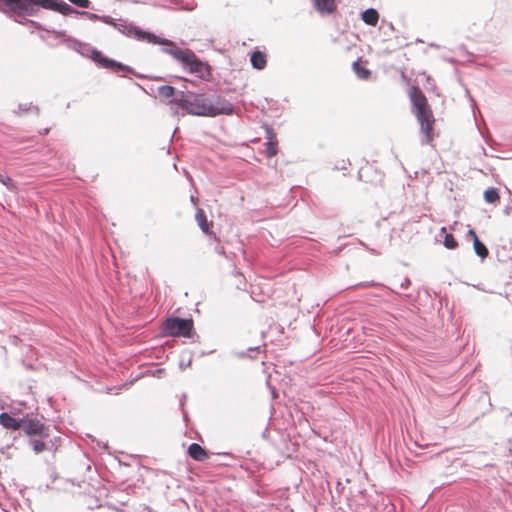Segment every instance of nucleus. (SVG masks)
I'll use <instances>...</instances> for the list:
<instances>
[{
    "label": "nucleus",
    "mask_w": 512,
    "mask_h": 512,
    "mask_svg": "<svg viewBox=\"0 0 512 512\" xmlns=\"http://www.w3.org/2000/svg\"><path fill=\"white\" fill-rule=\"evenodd\" d=\"M170 103L176 104L190 115L216 117L234 114V106L220 95L207 96L204 93L179 91Z\"/></svg>",
    "instance_id": "obj_1"
},
{
    "label": "nucleus",
    "mask_w": 512,
    "mask_h": 512,
    "mask_svg": "<svg viewBox=\"0 0 512 512\" xmlns=\"http://www.w3.org/2000/svg\"><path fill=\"white\" fill-rule=\"evenodd\" d=\"M64 44L71 50L76 51L80 55L92 59L101 68L109 69L113 72H127L133 74L137 78L145 76L137 73L132 67L116 61L102 54L101 51L93 48L90 44L81 42L76 38H65Z\"/></svg>",
    "instance_id": "obj_2"
},
{
    "label": "nucleus",
    "mask_w": 512,
    "mask_h": 512,
    "mask_svg": "<svg viewBox=\"0 0 512 512\" xmlns=\"http://www.w3.org/2000/svg\"><path fill=\"white\" fill-rule=\"evenodd\" d=\"M163 48L161 51L173 57L176 61L181 63L183 69L191 74H195L203 81H209L212 77V67L208 62L201 60L192 50L181 49L172 44H161Z\"/></svg>",
    "instance_id": "obj_3"
},
{
    "label": "nucleus",
    "mask_w": 512,
    "mask_h": 512,
    "mask_svg": "<svg viewBox=\"0 0 512 512\" xmlns=\"http://www.w3.org/2000/svg\"><path fill=\"white\" fill-rule=\"evenodd\" d=\"M409 95L413 106V113L415 114L417 121L420 124V130L423 134V137L421 138V144L428 145L432 142L434 137V116L428 105L425 95L418 87H412Z\"/></svg>",
    "instance_id": "obj_4"
},
{
    "label": "nucleus",
    "mask_w": 512,
    "mask_h": 512,
    "mask_svg": "<svg viewBox=\"0 0 512 512\" xmlns=\"http://www.w3.org/2000/svg\"><path fill=\"white\" fill-rule=\"evenodd\" d=\"M114 28L120 32L121 34L135 38L138 41L148 42L152 44H172V40L159 37L154 33L142 30L141 28L135 26L132 22H129L124 19H118Z\"/></svg>",
    "instance_id": "obj_5"
},
{
    "label": "nucleus",
    "mask_w": 512,
    "mask_h": 512,
    "mask_svg": "<svg viewBox=\"0 0 512 512\" xmlns=\"http://www.w3.org/2000/svg\"><path fill=\"white\" fill-rule=\"evenodd\" d=\"M194 323L191 318L168 317L162 325L161 334L172 337H192Z\"/></svg>",
    "instance_id": "obj_6"
},
{
    "label": "nucleus",
    "mask_w": 512,
    "mask_h": 512,
    "mask_svg": "<svg viewBox=\"0 0 512 512\" xmlns=\"http://www.w3.org/2000/svg\"><path fill=\"white\" fill-rule=\"evenodd\" d=\"M8 9L19 16H35L42 7H52L48 0H0Z\"/></svg>",
    "instance_id": "obj_7"
},
{
    "label": "nucleus",
    "mask_w": 512,
    "mask_h": 512,
    "mask_svg": "<svg viewBox=\"0 0 512 512\" xmlns=\"http://www.w3.org/2000/svg\"><path fill=\"white\" fill-rule=\"evenodd\" d=\"M22 427L21 429L24 430V432L27 435H44L45 426L43 423H41L39 420L32 418L29 416V414L22 417Z\"/></svg>",
    "instance_id": "obj_8"
},
{
    "label": "nucleus",
    "mask_w": 512,
    "mask_h": 512,
    "mask_svg": "<svg viewBox=\"0 0 512 512\" xmlns=\"http://www.w3.org/2000/svg\"><path fill=\"white\" fill-rule=\"evenodd\" d=\"M13 411L0 413V425L5 429L19 430L22 427V418L12 416Z\"/></svg>",
    "instance_id": "obj_9"
},
{
    "label": "nucleus",
    "mask_w": 512,
    "mask_h": 512,
    "mask_svg": "<svg viewBox=\"0 0 512 512\" xmlns=\"http://www.w3.org/2000/svg\"><path fill=\"white\" fill-rule=\"evenodd\" d=\"M266 156L268 158L274 157L278 153V141L276 138V134L273 129L270 127L266 128Z\"/></svg>",
    "instance_id": "obj_10"
},
{
    "label": "nucleus",
    "mask_w": 512,
    "mask_h": 512,
    "mask_svg": "<svg viewBox=\"0 0 512 512\" xmlns=\"http://www.w3.org/2000/svg\"><path fill=\"white\" fill-rule=\"evenodd\" d=\"M315 10L322 16L330 15L336 10V0H313Z\"/></svg>",
    "instance_id": "obj_11"
},
{
    "label": "nucleus",
    "mask_w": 512,
    "mask_h": 512,
    "mask_svg": "<svg viewBox=\"0 0 512 512\" xmlns=\"http://www.w3.org/2000/svg\"><path fill=\"white\" fill-rule=\"evenodd\" d=\"M188 455L195 461H205L209 458L208 452L198 443H191L188 447Z\"/></svg>",
    "instance_id": "obj_12"
},
{
    "label": "nucleus",
    "mask_w": 512,
    "mask_h": 512,
    "mask_svg": "<svg viewBox=\"0 0 512 512\" xmlns=\"http://www.w3.org/2000/svg\"><path fill=\"white\" fill-rule=\"evenodd\" d=\"M250 63L256 70H263L267 65L266 54L260 50H255L250 56Z\"/></svg>",
    "instance_id": "obj_13"
},
{
    "label": "nucleus",
    "mask_w": 512,
    "mask_h": 512,
    "mask_svg": "<svg viewBox=\"0 0 512 512\" xmlns=\"http://www.w3.org/2000/svg\"><path fill=\"white\" fill-rule=\"evenodd\" d=\"M195 220L204 234L210 235L212 233L210 230L211 222L208 221L206 213L203 209H196Z\"/></svg>",
    "instance_id": "obj_14"
},
{
    "label": "nucleus",
    "mask_w": 512,
    "mask_h": 512,
    "mask_svg": "<svg viewBox=\"0 0 512 512\" xmlns=\"http://www.w3.org/2000/svg\"><path fill=\"white\" fill-rule=\"evenodd\" d=\"M362 21L370 26H375L379 20V13L374 8H367L361 14Z\"/></svg>",
    "instance_id": "obj_15"
},
{
    "label": "nucleus",
    "mask_w": 512,
    "mask_h": 512,
    "mask_svg": "<svg viewBox=\"0 0 512 512\" xmlns=\"http://www.w3.org/2000/svg\"><path fill=\"white\" fill-rule=\"evenodd\" d=\"M157 91L159 96L170 99L169 102L178 95L176 89L171 85H162L158 87Z\"/></svg>",
    "instance_id": "obj_16"
},
{
    "label": "nucleus",
    "mask_w": 512,
    "mask_h": 512,
    "mask_svg": "<svg viewBox=\"0 0 512 512\" xmlns=\"http://www.w3.org/2000/svg\"><path fill=\"white\" fill-rule=\"evenodd\" d=\"M353 71L356 76L361 80H368L371 76V71L365 67H363L359 61H355L352 65Z\"/></svg>",
    "instance_id": "obj_17"
},
{
    "label": "nucleus",
    "mask_w": 512,
    "mask_h": 512,
    "mask_svg": "<svg viewBox=\"0 0 512 512\" xmlns=\"http://www.w3.org/2000/svg\"><path fill=\"white\" fill-rule=\"evenodd\" d=\"M473 249L477 256H479L481 259H485L488 256V249L486 245L479 240L478 237H475L473 241Z\"/></svg>",
    "instance_id": "obj_18"
},
{
    "label": "nucleus",
    "mask_w": 512,
    "mask_h": 512,
    "mask_svg": "<svg viewBox=\"0 0 512 512\" xmlns=\"http://www.w3.org/2000/svg\"><path fill=\"white\" fill-rule=\"evenodd\" d=\"M442 233L444 234L443 245L447 249H455L458 246V242L456 241L454 236L452 234L447 233L445 227L441 228V234Z\"/></svg>",
    "instance_id": "obj_19"
},
{
    "label": "nucleus",
    "mask_w": 512,
    "mask_h": 512,
    "mask_svg": "<svg viewBox=\"0 0 512 512\" xmlns=\"http://www.w3.org/2000/svg\"><path fill=\"white\" fill-rule=\"evenodd\" d=\"M484 199L487 203H495L499 200V193L496 188L490 187L484 192Z\"/></svg>",
    "instance_id": "obj_20"
},
{
    "label": "nucleus",
    "mask_w": 512,
    "mask_h": 512,
    "mask_svg": "<svg viewBox=\"0 0 512 512\" xmlns=\"http://www.w3.org/2000/svg\"><path fill=\"white\" fill-rule=\"evenodd\" d=\"M367 287H384L392 292H394L391 288L385 286L384 284L375 282V281H365V282H359L353 286L348 287L349 289H356V288H367Z\"/></svg>",
    "instance_id": "obj_21"
},
{
    "label": "nucleus",
    "mask_w": 512,
    "mask_h": 512,
    "mask_svg": "<svg viewBox=\"0 0 512 512\" xmlns=\"http://www.w3.org/2000/svg\"><path fill=\"white\" fill-rule=\"evenodd\" d=\"M30 445L35 453H41L45 450L46 444L42 440L32 439L30 440Z\"/></svg>",
    "instance_id": "obj_22"
},
{
    "label": "nucleus",
    "mask_w": 512,
    "mask_h": 512,
    "mask_svg": "<svg viewBox=\"0 0 512 512\" xmlns=\"http://www.w3.org/2000/svg\"><path fill=\"white\" fill-rule=\"evenodd\" d=\"M47 32L52 34L55 38L60 39L63 44L65 38H73L72 36L66 35V31L64 30L47 29Z\"/></svg>",
    "instance_id": "obj_23"
},
{
    "label": "nucleus",
    "mask_w": 512,
    "mask_h": 512,
    "mask_svg": "<svg viewBox=\"0 0 512 512\" xmlns=\"http://www.w3.org/2000/svg\"><path fill=\"white\" fill-rule=\"evenodd\" d=\"M258 352H259V347H250L246 351L236 353V356L238 358L249 357V358L253 359V358H255V356L252 355V353H258Z\"/></svg>",
    "instance_id": "obj_24"
},
{
    "label": "nucleus",
    "mask_w": 512,
    "mask_h": 512,
    "mask_svg": "<svg viewBox=\"0 0 512 512\" xmlns=\"http://www.w3.org/2000/svg\"><path fill=\"white\" fill-rule=\"evenodd\" d=\"M0 182L10 190L15 188L13 180L7 175L0 173Z\"/></svg>",
    "instance_id": "obj_25"
},
{
    "label": "nucleus",
    "mask_w": 512,
    "mask_h": 512,
    "mask_svg": "<svg viewBox=\"0 0 512 512\" xmlns=\"http://www.w3.org/2000/svg\"><path fill=\"white\" fill-rule=\"evenodd\" d=\"M68 1L79 8H89V6H90L89 0H68Z\"/></svg>",
    "instance_id": "obj_26"
},
{
    "label": "nucleus",
    "mask_w": 512,
    "mask_h": 512,
    "mask_svg": "<svg viewBox=\"0 0 512 512\" xmlns=\"http://www.w3.org/2000/svg\"><path fill=\"white\" fill-rule=\"evenodd\" d=\"M99 20L104 22V23H106V24H108V25H111L113 27L115 26L116 21H117L116 19L112 18L109 15H102V16H100Z\"/></svg>",
    "instance_id": "obj_27"
},
{
    "label": "nucleus",
    "mask_w": 512,
    "mask_h": 512,
    "mask_svg": "<svg viewBox=\"0 0 512 512\" xmlns=\"http://www.w3.org/2000/svg\"><path fill=\"white\" fill-rule=\"evenodd\" d=\"M30 107H31V103L30 104L25 103V104L18 105V109L20 112H26L30 109Z\"/></svg>",
    "instance_id": "obj_28"
},
{
    "label": "nucleus",
    "mask_w": 512,
    "mask_h": 512,
    "mask_svg": "<svg viewBox=\"0 0 512 512\" xmlns=\"http://www.w3.org/2000/svg\"><path fill=\"white\" fill-rule=\"evenodd\" d=\"M410 285H411V280H410L408 277H406V278L401 282L400 287H401V288L406 289V288H408Z\"/></svg>",
    "instance_id": "obj_29"
},
{
    "label": "nucleus",
    "mask_w": 512,
    "mask_h": 512,
    "mask_svg": "<svg viewBox=\"0 0 512 512\" xmlns=\"http://www.w3.org/2000/svg\"><path fill=\"white\" fill-rule=\"evenodd\" d=\"M467 236L471 237L473 240L475 237H478L474 229H469Z\"/></svg>",
    "instance_id": "obj_30"
},
{
    "label": "nucleus",
    "mask_w": 512,
    "mask_h": 512,
    "mask_svg": "<svg viewBox=\"0 0 512 512\" xmlns=\"http://www.w3.org/2000/svg\"><path fill=\"white\" fill-rule=\"evenodd\" d=\"M337 169H346V161H345V160H342V161H341V165H340V166H337Z\"/></svg>",
    "instance_id": "obj_31"
},
{
    "label": "nucleus",
    "mask_w": 512,
    "mask_h": 512,
    "mask_svg": "<svg viewBox=\"0 0 512 512\" xmlns=\"http://www.w3.org/2000/svg\"><path fill=\"white\" fill-rule=\"evenodd\" d=\"M190 364H191V360H189L187 363L181 362L180 367H181V369H184L185 367L189 366Z\"/></svg>",
    "instance_id": "obj_32"
},
{
    "label": "nucleus",
    "mask_w": 512,
    "mask_h": 512,
    "mask_svg": "<svg viewBox=\"0 0 512 512\" xmlns=\"http://www.w3.org/2000/svg\"><path fill=\"white\" fill-rule=\"evenodd\" d=\"M10 411H13V412H14V413H12V416H14V415H16V414H18V413H19V410H18V409H16V408H14V407H12Z\"/></svg>",
    "instance_id": "obj_33"
},
{
    "label": "nucleus",
    "mask_w": 512,
    "mask_h": 512,
    "mask_svg": "<svg viewBox=\"0 0 512 512\" xmlns=\"http://www.w3.org/2000/svg\"><path fill=\"white\" fill-rule=\"evenodd\" d=\"M363 171H364V169H361V170L359 171V176H360V177H362V173H363Z\"/></svg>",
    "instance_id": "obj_34"
},
{
    "label": "nucleus",
    "mask_w": 512,
    "mask_h": 512,
    "mask_svg": "<svg viewBox=\"0 0 512 512\" xmlns=\"http://www.w3.org/2000/svg\"><path fill=\"white\" fill-rule=\"evenodd\" d=\"M49 132V129L48 128H45L44 129V134H47Z\"/></svg>",
    "instance_id": "obj_35"
},
{
    "label": "nucleus",
    "mask_w": 512,
    "mask_h": 512,
    "mask_svg": "<svg viewBox=\"0 0 512 512\" xmlns=\"http://www.w3.org/2000/svg\"><path fill=\"white\" fill-rule=\"evenodd\" d=\"M191 201H192V202H194V201H195L194 196H191Z\"/></svg>",
    "instance_id": "obj_36"
}]
</instances>
